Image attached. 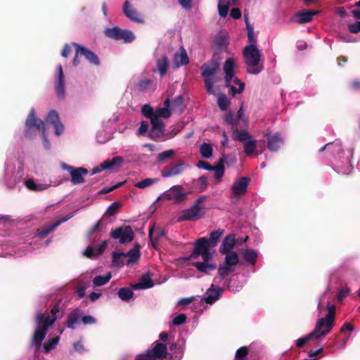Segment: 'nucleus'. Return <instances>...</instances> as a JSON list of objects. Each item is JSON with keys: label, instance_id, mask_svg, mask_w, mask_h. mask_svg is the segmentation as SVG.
I'll list each match as a JSON object with an SVG mask.
<instances>
[{"label": "nucleus", "instance_id": "1", "mask_svg": "<svg viewBox=\"0 0 360 360\" xmlns=\"http://www.w3.org/2000/svg\"><path fill=\"white\" fill-rule=\"evenodd\" d=\"M224 233L223 229H218L210 233L209 239L202 237L197 240L194 244V249L191 257L197 259L199 256H201L202 259H205L213 258L214 251H211L209 248L215 247Z\"/></svg>", "mask_w": 360, "mask_h": 360}, {"label": "nucleus", "instance_id": "2", "mask_svg": "<svg viewBox=\"0 0 360 360\" xmlns=\"http://www.w3.org/2000/svg\"><path fill=\"white\" fill-rule=\"evenodd\" d=\"M59 311L58 306H54L51 309L52 317L50 318L49 314H44L39 313L37 315L36 321L37 323V327L35 329L32 344L37 345L39 348L41 344V342L44 339L48 328L52 326L56 320V314Z\"/></svg>", "mask_w": 360, "mask_h": 360}, {"label": "nucleus", "instance_id": "3", "mask_svg": "<svg viewBox=\"0 0 360 360\" xmlns=\"http://www.w3.org/2000/svg\"><path fill=\"white\" fill-rule=\"evenodd\" d=\"M246 70L248 73L257 75L264 69L262 55L257 46H246L243 50Z\"/></svg>", "mask_w": 360, "mask_h": 360}, {"label": "nucleus", "instance_id": "4", "mask_svg": "<svg viewBox=\"0 0 360 360\" xmlns=\"http://www.w3.org/2000/svg\"><path fill=\"white\" fill-rule=\"evenodd\" d=\"M327 308L328 314L325 317L318 319L315 328L312 331L316 340L328 334L334 326L335 307L328 304Z\"/></svg>", "mask_w": 360, "mask_h": 360}, {"label": "nucleus", "instance_id": "5", "mask_svg": "<svg viewBox=\"0 0 360 360\" xmlns=\"http://www.w3.org/2000/svg\"><path fill=\"white\" fill-rule=\"evenodd\" d=\"M236 67V61L233 58H229L226 60L224 65V71L225 72V80L226 86L230 88L231 94L235 96L237 94H240L243 91L245 84L242 82L237 77L233 78V83L238 87L231 84L234 75V69Z\"/></svg>", "mask_w": 360, "mask_h": 360}, {"label": "nucleus", "instance_id": "6", "mask_svg": "<svg viewBox=\"0 0 360 360\" xmlns=\"http://www.w3.org/2000/svg\"><path fill=\"white\" fill-rule=\"evenodd\" d=\"M205 199V197L199 198L189 209L184 210L179 217V220L195 221L201 218L205 214V207L201 205Z\"/></svg>", "mask_w": 360, "mask_h": 360}, {"label": "nucleus", "instance_id": "7", "mask_svg": "<svg viewBox=\"0 0 360 360\" xmlns=\"http://www.w3.org/2000/svg\"><path fill=\"white\" fill-rule=\"evenodd\" d=\"M202 75L205 77V83L206 90L210 94L217 95V91L214 89V83L216 82L214 75L219 69L217 63L204 64L201 68Z\"/></svg>", "mask_w": 360, "mask_h": 360}, {"label": "nucleus", "instance_id": "8", "mask_svg": "<svg viewBox=\"0 0 360 360\" xmlns=\"http://www.w3.org/2000/svg\"><path fill=\"white\" fill-rule=\"evenodd\" d=\"M105 34L107 37L115 39H123L126 43H130L135 39L132 32L127 30H121L118 27L106 29Z\"/></svg>", "mask_w": 360, "mask_h": 360}, {"label": "nucleus", "instance_id": "9", "mask_svg": "<svg viewBox=\"0 0 360 360\" xmlns=\"http://www.w3.org/2000/svg\"><path fill=\"white\" fill-rule=\"evenodd\" d=\"M26 126V133H28V131L32 127H35L37 129L41 131L44 136V144L46 148H49L50 146L49 142L46 137L45 136V124L42 120H38L35 119V112L32 108L30 110V115L26 120L25 122Z\"/></svg>", "mask_w": 360, "mask_h": 360}, {"label": "nucleus", "instance_id": "10", "mask_svg": "<svg viewBox=\"0 0 360 360\" xmlns=\"http://www.w3.org/2000/svg\"><path fill=\"white\" fill-rule=\"evenodd\" d=\"M60 166L64 170H67L70 173L71 182L73 184L77 185L84 183V176L88 174L86 169L82 167L75 168L65 163H61Z\"/></svg>", "mask_w": 360, "mask_h": 360}, {"label": "nucleus", "instance_id": "11", "mask_svg": "<svg viewBox=\"0 0 360 360\" xmlns=\"http://www.w3.org/2000/svg\"><path fill=\"white\" fill-rule=\"evenodd\" d=\"M73 45L76 47L75 56L73 59L74 65H77L79 64V55H83L91 63L96 65H99V59L94 52L76 43H74Z\"/></svg>", "mask_w": 360, "mask_h": 360}, {"label": "nucleus", "instance_id": "12", "mask_svg": "<svg viewBox=\"0 0 360 360\" xmlns=\"http://www.w3.org/2000/svg\"><path fill=\"white\" fill-rule=\"evenodd\" d=\"M167 354V347L162 343H156L153 349H148L146 354H141L138 356L141 360H156V359H163Z\"/></svg>", "mask_w": 360, "mask_h": 360}, {"label": "nucleus", "instance_id": "13", "mask_svg": "<svg viewBox=\"0 0 360 360\" xmlns=\"http://www.w3.org/2000/svg\"><path fill=\"white\" fill-rule=\"evenodd\" d=\"M110 236L119 239L120 243L131 242L134 239V233L129 226L117 228L110 233Z\"/></svg>", "mask_w": 360, "mask_h": 360}, {"label": "nucleus", "instance_id": "14", "mask_svg": "<svg viewBox=\"0 0 360 360\" xmlns=\"http://www.w3.org/2000/svg\"><path fill=\"white\" fill-rule=\"evenodd\" d=\"M186 197V193L184 192L183 187L180 185L173 186L163 193V198L172 200L176 202L184 200Z\"/></svg>", "mask_w": 360, "mask_h": 360}, {"label": "nucleus", "instance_id": "15", "mask_svg": "<svg viewBox=\"0 0 360 360\" xmlns=\"http://www.w3.org/2000/svg\"><path fill=\"white\" fill-rule=\"evenodd\" d=\"M123 161V158L120 156L115 157L112 159H107L99 165L94 167L92 174H97L105 169H112L115 167H120Z\"/></svg>", "mask_w": 360, "mask_h": 360}, {"label": "nucleus", "instance_id": "16", "mask_svg": "<svg viewBox=\"0 0 360 360\" xmlns=\"http://www.w3.org/2000/svg\"><path fill=\"white\" fill-rule=\"evenodd\" d=\"M150 123L152 127L149 131L150 138L155 141L165 140V134L163 122L156 121V119L153 118Z\"/></svg>", "mask_w": 360, "mask_h": 360}, {"label": "nucleus", "instance_id": "17", "mask_svg": "<svg viewBox=\"0 0 360 360\" xmlns=\"http://www.w3.org/2000/svg\"><path fill=\"white\" fill-rule=\"evenodd\" d=\"M250 181L248 177H241L236 181L231 186L232 193L235 197H240L244 195L248 188Z\"/></svg>", "mask_w": 360, "mask_h": 360}, {"label": "nucleus", "instance_id": "18", "mask_svg": "<svg viewBox=\"0 0 360 360\" xmlns=\"http://www.w3.org/2000/svg\"><path fill=\"white\" fill-rule=\"evenodd\" d=\"M184 163L166 166L161 170V175L164 178H168L181 174L184 171Z\"/></svg>", "mask_w": 360, "mask_h": 360}, {"label": "nucleus", "instance_id": "19", "mask_svg": "<svg viewBox=\"0 0 360 360\" xmlns=\"http://www.w3.org/2000/svg\"><path fill=\"white\" fill-rule=\"evenodd\" d=\"M171 115L172 110L170 109V99L167 98L164 102V107L157 108L155 110L153 118L156 119V121L162 122V118H169Z\"/></svg>", "mask_w": 360, "mask_h": 360}, {"label": "nucleus", "instance_id": "20", "mask_svg": "<svg viewBox=\"0 0 360 360\" xmlns=\"http://www.w3.org/2000/svg\"><path fill=\"white\" fill-rule=\"evenodd\" d=\"M120 256H127L129 257L127 265L132 266L136 263L140 257V252L138 248H134L129 250L127 254L124 253H114L113 254V263L115 264L117 261V258Z\"/></svg>", "mask_w": 360, "mask_h": 360}, {"label": "nucleus", "instance_id": "21", "mask_svg": "<svg viewBox=\"0 0 360 360\" xmlns=\"http://www.w3.org/2000/svg\"><path fill=\"white\" fill-rule=\"evenodd\" d=\"M203 262H196L193 264V265L200 272L208 274L211 271L215 270L217 269V264L215 263H212V258L210 259H202Z\"/></svg>", "mask_w": 360, "mask_h": 360}, {"label": "nucleus", "instance_id": "22", "mask_svg": "<svg viewBox=\"0 0 360 360\" xmlns=\"http://www.w3.org/2000/svg\"><path fill=\"white\" fill-rule=\"evenodd\" d=\"M46 120L47 122L54 125L55 134L57 136L62 134L63 131V125L59 122L58 115L55 110L50 111Z\"/></svg>", "mask_w": 360, "mask_h": 360}, {"label": "nucleus", "instance_id": "23", "mask_svg": "<svg viewBox=\"0 0 360 360\" xmlns=\"http://www.w3.org/2000/svg\"><path fill=\"white\" fill-rule=\"evenodd\" d=\"M236 245V238L233 234H229L226 236L219 248V252L221 254H226L231 252V250L234 248Z\"/></svg>", "mask_w": 360, "mask_h": 360}, {"label": "nucleus", "instance_id": "24", "mask_svg": "<svg viewBox=\"0 0 360 360\" xmlns=\"http://www.w3.org/2000/svg\"><path fill=\"white\" fill-rule=\"evenodd\" d=\"M106 241L102 242L96 248L89 246L83 251V255L87 257L88 258H94L98 255H100L106 248Z\"/></svg>", "mask_w": 360, "mask_h": 360}, {"label": "nucleus", "instance_id": "25", "mask_svg": "<svg viewBox=\"0 0 360 360\" xmlns=\"http://www.w3.org/2000/svg\"><path fill=\"white\" fill-rule=\"evenodd\" d=\"M58 77L56 84V91L58 97H63L65 95L64 89V76L63 72V68L60 64L57 66Z\"/></svg>", "mask_w": 360, "mask_h": 360}, {"label": "nucleus", "instance_id": "26", "mask_svg": "<svg viewBox=\"0 0 360 360\" xmlns=\"http://www.w3.org/2000/svg\"><path fill=\"white\" fill-rule=\"evenodd\" d=\"M267 139V147L271 151H276L283 143V139L278 133L269 136Z\"/></svg>", "mask_w": 360, "mask_h": 360}, {"label": "nucleus", "instance_id": "27", "mask_svg": "<svg viewBox=\"0 0 360 360\" xmlns=\"http://www.w3.org/2000/svg\"><path fill=\"white\" fill-rule=\"evenodd\" d=\"M237 0H219L218 11L221 17L225 18L229 12V7L231 5H235Z\"/></svg>", "mask_w": 360, "mask_h": 360}, {"label": "nucleus", "instance_id": "28", "mask_svg": "<svg viewBox=\"0 0 360 360\" xmlns=\"http://www.w3.org/2000/svg\"><path fill=\"white\" fill-rule=\"evenodd\" d=\"M82 314V311L79 309H75L70 313L68 317L67 327L75 329V325L78 323Z\"/></svg>", "mask_w": 360, "mask_h": 360}, {"label": "nucleus", "instance_id": "29", "mask_svg": "<svg viewBox=\"0 0 360 360\" xmlns=\"http://www.w3.org/2000/svg\"><path fill=\"white\" fill-rule=\"evenodd\" d=\"M123 11L125 14V15L129 18L130 20L134 21V22H141V18H139V14L136 13V11L133 9L130 5L129 1H125L124 6H123Z\"/></svg>", "mask_w": 360, "mask_h": 360}, {"label": "nucleus", "instance_id": "30", "mask_svg": "<svg viewBox=\"0 0 360 360\" xmlns=\"http://www.w3.org/2000/svg\"><path fill=\"white\" fill-rule=\"evenodd\" d=\"M222 292V289L219 287L216 288H210L207 292V296L205 300L207 303L212 304L219 298Z\"/></svg>", "mask_w": 360, "mask_h": 360}, {"label": "nucleus", "instance_id": "31", "mask_svg": "<svg viewBox=\"0 0 360 360\" xmlns=\"http://www.w3.org/2000/svg\"><path fill=\"white\" fill-rule=\"evenodd\" d=\"M174 63L176 68L186 65L188 63V58L186 51L184 49L174 55Z\"/></svg>", "mask_w": 360, "mask_h": 360}, {"label": "nucleus", "instance_id": "32", "mask_svg": "<svg viewBox=\"0 0 360 360\" xmlns=\"http://www.w3.org/2000/svg\"><path fill=\"white\" fill-rule=\"evenodd\" d=\"M153 286V283L148 276H143L141 281L132 285V289H147Z\"/></svg>", "mask_w": 360, "mask_h": 360}, {"label": "nucleus", "instance_id": "33", "mask_svg": "<svg viewBox=\"0 0 360 360\" xmlns=\"http://www.w3.org/2000/svg\"><path fill=\"white\" fill-rule=\"evenodd\" d=\"M25 186L32 191H41L49 188V185L42 183H36L32 179H28L25 182Z\"/></svg>", "mask_w": 360, "mask_h": 360}, {"label": "nucleus", "instance_id": "34", "mask_svg": "<svg viewBox=\"0 0 360 360\" xmlns=\"http://www.w3.org/2000/svg\"><path fill=\"white\" fill-rule=\"evenodd\" d=\"M318 11H302L297 14V21L300 23L309 22L312 20L313 16L316 14Z\"/></svg>", "mask_w": 360, "mask_h": 360}, {"label": "nucleus", "instance_id": "35", "mask_svg": "<svg viewBox=\"0 0 360 360\" xmlns=\"http://www.w3.org/2000/svg\"><path fill=\"white\" fill-rule=\"evenodd\" d=\"M224 262L226 263L227 265L232 266L235 268V266L239 262V257L238 254L235 252L226 253V257Z\"/></svg>", "mask_w": 360, "mask_h": 360}, {"label": "nucleus", "instance_id": "36", "mask_svg": "<svg viewBox=\"0 0 360 360\" xmlns=\"http://www.w3.org/2000/svg\"><path fill=\"white\" fill-rule=\"evenodd\" d=\"M184 104V98L182 96H176L172 102L170 103V109L172 112H181L182 111V106Z\"/></svg>", "mask_w": 360, "mask_h": 360}, {"label": "nucleus", "instance_id": "37", "mask_svg": "<svg viewBox=\"0 0 360 360\" xmlns=\"http://www.w3.org/2000/svg\"><path fill=\"white\" fill-rule=\"evenodd\" d=\"M212 147L210 143H204L200 147V155L204 158H210L212 156Z\"/></svg>", "mask_w": 360, "mask_h": 360}, {"label": "nucleus", "instance_id": "38", "mask_svg": "<svg viewBox=\"0 0 360 360\" xmlns=\"http://www.w3.org/2000/svg\"><path fill=\"white\" fill-rule=\"evenodd\" d=\"M235 268L232 266H229L226 263L221 264L218 269L219 275L221 278H224L225 276H228L231 273L233 272Z\"/></svg>", "mask_w": 360, "mask_h": 360}, {"label": "nucleus", "instance_id": "39", "mask_svg": "<svg viewBox=\"0 0 360 360\" xmlns=\"http://www.w3.org/2000/svg\"><path fill=\"white\" fill-rule=\"evenodd\" d=\"M111 278V274L108 272L105 276H96L93 280L94 286H101L107 283Z\"/></svg>", "mask_w": 360, "mask_h": 360}, {"label": "nucleus", "instance_id": "40", "mask_svg": "<svg viewBox=\"0 0 360 360\" xmlns=\"http://www.w3.org/2000/svg\"><path fill=\"white\" fill-rule=\"evenodd\" d=\"M326 148H328L333 153H338L342 152V146L339 141H335L334 143H328L326 144L323 147L320 149V152L323 151Z\"/></svg>", "mask_w": 360, "mask_h": 360}, {"label": "nucleus", "instance_id": "41", "mask_svg": "<svg viewBox=\"0 0 360 360\" xmlns=\"http://www.w3.org/2000/svg\"><path fill=\"white\" fill-rule=\"evenodd\" d=\"M246 27L248 30V39L250 43L249 45L257 46V40L254 33L253 27L248 22V18H246Z\"/></svg>", "mask_w": 360, "mask_h": 360}, {"label": "nucleus", "instance_id": "42", "mask_svg": "<svg viewBox=\"0 0 360 360\" xmlns=\"http://www.w3.org/2000/svg\"><path fill=\"white\" fill-rule=\"evenodd\" d=\"M158 181V179L155 178H147L141 180L134 184V186L139 188H145L146 187H149L153 184L157 183Z\"/></svg>", "mask_w": 360, "mask_h": 360}, {"label": "nucleus", "instance_id": "43", "mask_svg": "<svg viewBox=\"0 0 360 360\" xmlns=\"http://www.w3.org/2000/svg\"><path fill=\"white\" fill-rule=\"evenodd\" d=\"M157 66L160 74L161 76H163L166 73L168 68L167 57L163 56L161 59L158 60L157 62Z\"/></svg>", "mask_w": 360, "mask_h": 360}, {"label": "nucleus", "instance_id": "44", "mask_svg": "<svg viewBox=\"0 0 360 360\" xmlns=\"http://www.w3.org/2000/svg\"><path fill=\"white\" fill-rule=\"evenodd\" d=\"M244 144V150L245 153L248 155H250L253 153L256 148V142L252 139L250 138L249 140L243 143Z\"/></svg>", "mask_w": 360, "mask_h": 360}, {"label": "nucleus", "instance_id": "45", "mask_svg": "<svg viewBox=\"0 0 360 360\" xmlns=\"http://www.w3.org/2000/svg\"><path fill=\"white\" fill-rule=\"evenodd\" d=\"M252 138L249 133L245 131H236L233 134V139L240 141L242 143H244Z\"/></svg>", "mask_w": 360, "mask_h": 360}, {"label": "nucleus", "instance_id": "46", "mask_svg": "<svg viewBox=\"0 0 360 360\" xmlns=\"http://www.w3.org/2000/svg\"><path fill=\"white\" fill-rule=\"evenodd\" d=\"M117 294L119 297L124 301L129 300L134 295L132 290L127 288L120 289Z\"/></svg>", "mask_w": 360, "mask_h": 360}, {"label": "nucleus", "instance_id": "47", "mask_svg": "<svg viewBox=\"0 0 360 360\" xmlns=\"http://www.w3.org/2000/svg\"><path fill=\"white\" fill-rule=\"evenodd\" d=\"M212 171L214 172V178L217 180V183H219L224 174V165L221 163H219L217 166H213Z\"/></svg>", "mask_w": 360, "mask_h": 360}, {"label": "nucleus", "instance_id": "48", "mask_svg": "<svg viewBox=\"0 0 360 360\" xmlns=\"http://www.w3.org/2000/svg\"><path fill=\"white\" fill-rule=\"evenodd\" d=\"M59 340H60L59 337H56L54 338L49 340L44 345V352L48 353L50 351H51L53 349H54L56 347V345L58 344Z\"/></svg>", "mask_w": 360, "mask_h": 360}, {"label": "nucleus", "instance_id": "49", "mask_svg": "<svg viewBox=\"0 0 360 360\" xmlns=\"http://www.w3.org/2000/svg\"><path fill=\"white\" fill-rule=\"evenodd\" d=\"M217 103L221 110H225L229 105V101L225 94H219L217 99Z\"/></svg>", "mask_w": 360, "mask_h": 360}, {"label": "nucleus", "instance_id": "50", "mask_svg": "<svg viewBox=\"0 0 360 360\" xmlns=\"http://www.w3.org/2000/svg\"><path fill=\"white\" fill-rule=\"evenodd\" d=\"M142 114L147 118H149L150 121L153 119L155 115V110L149 104L143 105L141 108Z\"/></svg>", "mask_w": 360, "mask_h": 360}, {"label": "nucleus", "instance_id": "51", "mask_svg": "<svg viewBox=\"0 0 360 360\" xmlns=\"http://www.w3.org/2000/svg\"><path fill=\"white\" fill-rule=\"evenodd\" d=\"M257 257V252H255L254 250H248L244 252L245 259L247 262H248L252 264H255Z\"/></svg>", "mask_w": 360, "mask_h": 360}, {"label": "nucleus", "instance_id": "52", "mask_svg": "<svg viewBox=\"0 0 360 360\" xmlns=\"http://www.w3.org/2000/svg\"><path fill=\"white\" fill-rule=\"evenodd\" d=\"M248 353L246 347H242L238 349L236 352V360H247L246 356Z\"/></svg>", "mask_w": 360, "mask_h": 360}, {"label": "nucleus", "instance_id": "53", "mask_svg": "<svg viewBox=\"0 0 360 360\" xmlns=\"http://www.w3.org/2000/svg\"><path fill=\"white\" fill-rule=\"evenodd\" d=\"M311 338H315V335H313V333L311 332L309 335L300 338L297 340L296 346L297 347H303L307 342H308Z\"/></svg>", "mask_w": 360, "mask_h": 360}, {"label": "nucleus", "instance_id": "54", "mask_svg": "<svg viewBox=\"0 0 360 360\" xmlns=\"http://www.w3.org/2000/svg\"><path fill=\"white\" fill-rule=\"evenodd\" d=\"M174 153V152L173 150L164 151L158 155V161L160 162H164L166 159L171 158Z\"/></svg>", "mask_w": 360, "mask_h": 360}, {"label": "nucleus", "instance_id": "55", "mask_svg": "<svg viewBox=\"0 0 360 360\" xmlns=\"http://www.w3.org/2000/svg\"><path fill=\"white\" fill-rule=\"evenodd\" d=\"M60 224V221H57L56 223L53 224V225L50 226L48 228L42 229L41 230H38V234L41 236H44L47 235L49 233L52 231L56 226H58Z\"/></svg>", "mask_w": 360, "mask_h": 360}, {"label": "nucleus", "instance_id": "56", "mask_svg": "<svg viewBox=\"0 0 360 360\" xmlns=\"http://www.w3.org/2000/svg\"><path fill=\"white\" fill-rule=\"evenodd\" d=\"M119 206H120V204L118 202H115L112 203L107 209V210L105 212V215H107L108 217L113 216L115 214Z\"/></svg>", "mask_w": 360, "mask_h": 360}, {"label": "nucleus", "instance_id": "57", "mask_svg": "<svg viewBox=\"0 0 360 360\" xmlns=\"http://www.w3.org/2000/svg\"><path fill=\"white\" fill-rule=\"evenodd\" d=\"M151 84V81L150 79H144L141 82H139L136 87L139 91H143L146 90L150 85Z\"/></svg>", "mask_w": 360, "mask_h": 360}, {"label": "nucleus", "instance_id": "58", "mask_svg": "<svg viewBox=\"0 0 360 360\" xmlns=\"http://www.w3.org/2000/svg\"><path fill=\"white\" fill-rule=\"evenodd\" d=\"M186 320V315L184 314H181L174 318L172 323L175 326H179L185 323Z\"/></svg>", "mask_w": 360, "mask_h": 360}, {"label": "nucleus", "instance_id": "59", "mask_svg": "<svg viewBox=\"0 0 360 360\" xmlns=\"http://www.w3.org/2000/svg\"><path fill=\"white\" fill-rule=\"evenodd\" d=\"M349 292L350 290L348 288H343L340 289L338 295V301H342L344 298L349 295Z\"/></svg>", "mask_w": 360, "mask_h": 360}, {"label": "nucleus", "instance_id": "60", "mask_svg": "<svg viewBox=\"0 0 360 360\" xmlns=\"http://www.w3.org/2000/svg\"><path fill=\"white\" fill-rule=\"evenodd\" d=\"M148 129V124L147 122L143 121L141 123V125L137 131V135L141 136L146 133Z\"/></svg>", "mask_w": 360, "mask_h": 360}, {"label": "nucleus", "instance_id": "61", "mask_svg": "<svg viewBox=\"0 0 360 360\" xmlns=\"http://www.w3.org/2000/svg\"><path fill=\"white\" fill-rule=\"evenodd\" d=\"M349 30L352 33H358L360 32V21L349 25Z\"/></svg>", "mask_w": 360, "mask_h": 360}, {"label": "nucleus", "instance_id": "62", "mask_svg": "<svg viewBox=\"0 0 360 360\" xmlns=\"http://www.w3.org/2000/svg\"><path fill=\"white\" fill-rule=\"evenodd\" d=\"M197 167L198 168H200V169H205V170H207V171H211L212 170V167L213 166H211V165H209L207 162H205V161H202V160H200L198 164H197Z\"/></svg>", "mask_w": 360, "mask_h": 360}, {"label": "nucleus", "instance_id": "63", "mask_svg": "<svg viewBox=\"0 0 360 360\" xmlns=\"http://www.w3.org/2000/svg\"><path fill=\"white\" fill-rule=\"evenodd\" d=\"M82 321L84 324H93L96 323V319L91 316H84L82 319Z\"/></svg>", "mask_w": 360, "mask_h": 360}, {"label": "nucleus", "instance_id": "64", "mask_svg": "<svg viewBox=\"0 0 360 360\" xmlns=\"http://www.w3.org/2000/svg\"><path fill=\"white\" fill-rule=\"evenodd\" d=\"M225 122L230 125H233L235 123L234 115L233 113L227 114L224 117Z\"/></svg>", "mask_w": 360, "mask_h": 360}]
</instances>
